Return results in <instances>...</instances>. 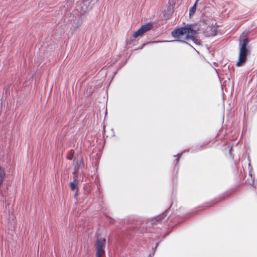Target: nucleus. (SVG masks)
<instances>
[{
    "mask_svg": "<svg viewBox=\"0 0 257 257\" xmlns=\"http://www.w3.org/2000/svg\"><path fill=\"white\" fill-rule=\"evenodd\" d=\"M153 24L151 23L146 24L143 26L133 34V37L137 38L138 37L142 36L144 33L151 30L152 28Z\"/></svg>",
    "mask_w": 257,
    "mask_h": 257,
    "instance_id": "obj_4",
    "label": "nucleus"
},
{
    "mask_svg": "<svg viewBox=\"0 0 257 257\" xmlns=\"http://www.w3.org/2000/svg\"><path fill=\"white\" fill-rule=\"evenodd\" d=\"M77 170H78V167H77L76 166H75V171H74V174L76 173V172H77Z\"/></svg>",
    "mask_w": 257,
    "mask_h": 257,
    "instance_id": "obj_11",
    "label": "nucleus"
},
{
    "mask_svg": "<svg viewBox=\"0 0 257 257\" xmlns=\"http://www.w3.org/2000/svg\"><path fill=\"white\" fill-rule=\"evenodd\" d=\"M105 239L100 237L96 241V256L102 257L105 253Z\"/></svg>",
    "mask_w": 257,
    "mask_h": 257,
    "instance_id": "obj_3",
    "label": "nucleus"
},
{
    "mask_svg": "<svg viewBox=\"0 0 257 257\" xmlns=\"http://www.w3.org/2000/svg\"><path fill=\"white\" fill-rule=\"evenodd\" d=\"M238 187H239V186L238 185L232 189H228V191L226 192V196L231 195V194H232L233 193H234L235 191H236L237 190Z\"/></svg>",
    "mask_w": 257,
    "mask_h": 257,
    "instance_id": "obj_8",
    "label": "nucleus"
},
{
    "mask_svg": "<svg viewBox=\"0 0 257 257\" xmlns=\"http://www.w3.org/2000/svg\"><path fill=\"white\" fill-rule=\"evenodd\" d=\"M248 42V39L245 35L242 34L240 36L239 42L238 61L236 64V66L237 67L242 65L247 60L246 56L250 53L249 49L247 47Z\"/></svg>",
    "mask_w": 257,
    "mask_h": 257,
    "instance_id": "obj_1",
    "label": "nucleus"
},
{
    "mask_svg": "<svg viewBox=\"0 0 257 257\" xmlns=\"http://www.w3.org/2000/svg\"><path fill=\"white\" fill-rule=\"evenodd\" d=\"M198 1V0H197L196 2L194 5V6L190 9V15H191L195 13V11L196 10V3Z\"/></svg>",
    "mask_w": 257,
    "mask_h": 257,
    "instance_id": "obj_9",
    "label": "nucleus"
},
{
    "mask_svg": "<svg viewBox=\"0 0 257 257\" xmlns=\"http://www.w3.org/2000/svg\"><path fill=\"white\" fill-rule=\"evenodd\" d=\"M196 34V31L190 27H185L173 31L172 32V36L175 38H182L187 40L194 39Z\"/></svg>",
    "mask_w": 257,
    "mask_h": 257,
    "instance_id": "obj_2",
    "label": "nucleus"
},
{
    "mask_svg": "<svg viewBox=\"0 0 257 257\" xmlns=\"http://www.w3.org/2000/svg\"><path fill=\"white\" fill-rule=\"evenodd\" d=\"M71 190L73 191H75V197L77 195L78 192V182L76 179L75 180V182H72L70 184Z\"/></svg>",
    "mask_w": 257,
    "mask_h": 257,
    "instance_id": "obj_6",
    "label": "nucleus"
},
{
    "mask_svg": "<svg viewBox=\"0 0 257 257\" xmlns=\"http://www.w3.org/2000/svg\"><path fill=\"white\" fill-rule=\"evenodd\" d=\"M217 27L214 26H208L205 29L204 33L207 37L214 36L216 34Z\"/></svg>",
    "mask_w": 257,
    "mask_h": 257,
    "instance_id": "obj_5",
    "label": "nucleus"
},
{
    "mask_svg": "<svg viewBox=\"0 0 257 257\" xmlns=\"http://www.w3.org/2000/svg\"><path fill=\"white\" fill-rule=\"evenodd\" d=\"M6 177V171L4 168L0 166V185H1Z\"/></svg>",
    "mask_w": 257,
    "mask_h": 257,
    "instance_id": "obj_7",
    "label": "nucleus"
},
{
    "mask_svg": "<svg viewBox=\"0 0 257 257\" xmlns=\"http://www.w3.org/2000/svg\"><path fill=\"white\" fill-rule=\"evenodd\" d=\"M168 11H169V14H171L173 13V9L170 7Z\"/></svg>",
    "mask_w": 257,
    "mask_h": 257,
    "instance_id": "obj_10",
    "label": "nucleus"
}]
</instances>
